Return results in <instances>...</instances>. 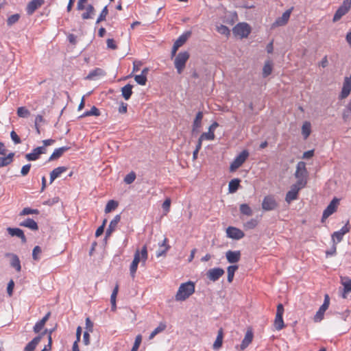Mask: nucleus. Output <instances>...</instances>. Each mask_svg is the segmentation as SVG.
Segmentation results:
<instances>
[{
  "instance_id": "1",
  "label": "nucleus",
  "mask_w": 351,
  "mask_h": 351,
  "mask_svg": "<svg viewBox=\"0 0 351 351\" xmlns=\"http://www.w3.org/2000/svg\"><path fill=\"white\" fill-rule=\"evenodd\" d=\"M147 257L148 254L146 245H144L141 251L137 250L135 252L133 261L132 262L130 267V271L132 278H134L135 276L138 263L141 261L143 264H145Z\"/></svg>"
},
{
  "instance_id": "2",
  "label": "nucleus",
  "mask_w": 351,
  "mask_h": 351,
  "mask_svg": "<svg viewBox=\"0 0 351 351\" xmlns=\"http://www.w3.org/2000/svg\"><path fill=\"white\" fill-rule=\"evenodd\" d=\"M195 292V284L191 281L182 283L175 296L176 301H184Z\"/></svg>"
},
{
  "instance_id": "3",
  "label": "nucleus",
  "mask_w": 351,
  "mask_h": 351,
  "mask_svg": "<svg viewBox=\"0 0 351 351\" xmlns=\"http://www.w3.org/2000/svg\"><path fill=\"white\" fill-rule=\"evenodd\" d=\"M190 54L188 51H181L175 57L174 66L178 74H181L189 59Z\"/></svg>"
},
{
  "instance_id": "4",
  "label": "nucleus",
  "mask_w": 351,
  "mask_h": 351,
  "mask_svg": "<svg viewBox=\"0 0 351 351\" xmlns=\"http://www.w3.org/2000/svg\"><path fill=\"white\" fill-rule=\"evenodd\" d=\"M248 156L249 152L247 149L243 150L231 162L230 165V171L231 172L235 171L245 162Z\"/></svg>"
},
{
  "instance_id": "5",
  "label": "nucleus",
  "mask_w": 351,
  "mask_h": 351,
  "mask_svg": "<svg viewBox=\"0 0 351 351\" xmlns=\"http://www.w3.org/2000/svg\"><path fill=\"white\" fill-rule=\"evenodd\" d=\"M351 8V0H344L342 5L335 12L332 21L337 22L341 18L348 12Z\"/></svg>"
},
{
  "instance_id": "6",
  "label": "nucleus",
  "mask_w": 351,
  "mask_h": 351,
  "mask_svg": "<svg viewBox=\"0 0 351 351\" xmlns=\"http://www.w3.org/2000/svg\"><path fill=\"white\" fill-rule=\"evenodd\" d=\"M232 31L234 35L246 38L250 34L251 28L246 23H239L233 27Z\"/></svg>"
},
{
  "instance_id": "7",
  "label": "nucleus",
  "mask_w": 351,
  "mask_h": 351,
  "mask_svg": "<svg viewBox=\"0 0 351 351\" xmlns=\"http://www.w3.org/2000/svg\"><path fill=\"white\" fill-rule=\"evenodd\" d=\"M284 306L282 304L277 306L276 314L274 320V327L277 330H280L285 327L283 321Z\"/></svg>"
},
{
  "instance_id": "8",
  "label": "nucleus",
  "mask_w": 351,
  "mask_h": 351,
  "mask_svg": "<svg viewBox=\"0 0 351 351\" xmlns=\"http://www.w3.org/2000/svg\"><path fill=\"white\" fill-rule=\"evenodd\" d=\"M329 304H330V298L328 294H326L324 295V303L319 307V310L317 311V313L314 317V321L315 322H319L323 319L324 313L328 309Z\"/></svg>"
},
{
  "instance_id": "9",
  "label": "nucleus",
  "mask_w": 351,
  "mask_h": 351,
  "mask_svg": "<svg viewBox=\"0 0 351 351\" xmlns=\"http://www.w3.org/2000/svg\"><path fill=\"white\" fill-rule=\"evenodd\" d=\"M225 273L223 269L221 267H214L207 271L206 276V278L212 281H217Z\"/></svg>"
},
{
  "instance_id": "10",
  "label": "nucleus",
  "mask_w": 351,
  "mask_h": 351,
  "mask_svg": "<svg viewBox=\"0 0 351 351\" xmlns=\"http://www.w3.org/2000/svg\"><path fill=\"white\" fill-rule=\"evenodd\" d=\"M278 207V203L272 195H267L262 202V208L264 210H274Z\"/></svg>"
},
{
  "instance_id": "11",
  "label": "nucleus",
  "mask_w": 351,
  "mask_h": 351,
  "mask_svg": "<svg viewBox=\"0 0 351 351\" xmlns=\"http://www.w3.org/2000/svg\"><path fill=\"white\" fill-rule=\"evenodd\" d=\"M226 234H227L228 237L233 239H236V240H239V239L243 238L245 236V234L242 230H241L240 229H239L237 228L232 227V226H229L226 229Z\"/></svg>"
},
{
  "instance_id": "12",
  "label": "nucleus",
  "mask_w": 351,
  "mask_h": 351,
  "mask_svg": "<svg viewBox=\"0 0 351 351\" xmlns=\"http://www.w3.org/2000/svg\"><path fill=\"white\" fill-rule=\"evenodd\" d=\"M47 149L45 147H38L33 149L32 152L27 154L25 158L28 161H34L40 158V156L43 154H45Z\"/></svg>"
},
{
  "instance_id": "13",
  "label": "nucleus",
  "mask_w": 351,
  "mask_h": 351,
  "mask_svg": "<svg viewBox=\"0 0 351 351\" xmlns=\"http://www.w3.org/2000/svg\"><path fill=\"white\" fill-rule=\"evenodd\" d=\"M293 10V8L292 7L290 9L286 10L280 17H278V19H276L275 22L273 23V26L278 27V26L285 25L287 23V22L289 21V19L290 18V16H291V14Z\"/></svg>"
},
{
  "instance_id": "14",
  "label": "nucleus",
  "mask_w": 351,
  "mask_h": 351,
  "mask_svg": "<svg viewBox=\"0 0 351 351\" xmlns=\"http://www.w3.org/2000/svg\"><path fill=\"white\" fill-rule=\"evenodd\" d=\"M5 257L10 258V266L16 269V271L21 270V261L19 256L13 253L8 252L5 254Z\"/></svg>"
},
{
  "instance_id": "15",
  "label": "nucleus",
  "mask_w": 351,
  "mask_h": 351,
  "mask_svg": "<svg viewBox=\"0 0 351 351\" xmlns=\"http://www.w3.org/2000/svg\"><path fill=\"white\" fill-rule=\"evenodd\" d=\"M45 3V0H32L29 1L26 8V12L28 15H32Z\"/></svg>"
},
{
  "instance_id": "16",
  "label": "nucleus",
  "mask_w": 351,
  "mask_h": 351,
  "mask_svg": "<svg viewBox=\"0 0 351 351\" xmlns=\"http://www.w3.org/2000/svg\"><path fill=\"white\" fill-rule=\"evenodd\" d=\"M226 258L229 263H237L241 259V252L228 250L226 252Z\"/></svg>"
},
{
  "instance_id": "17",
  "label": "nucleus",
  "mask_w": 351,
  "mask_h": 351,
  "mask_svg": "<svg viewBox=\"0 0 351 351\" xmlns=\"http://www.w3.org/2000/svg\"><path fill=\"white\" fill-rule=\"evenodd\" d=\"M341 284L343 286L342 297L347 298V294L351 292V278L348 276H341Z\"/></svg>"
},
{
  "instance_id": "18",
  "label": "nucleus",
  "mask_w": 351,
  "mask_h": 351,
  "mask_svg": "<svg viewBox=\"0 0 351 351\" xmlns=\"http://www.w3.org/2000/svg\"><path fill=\"white\" fill-rule=\"evenodd\" d=\"M219 126V123L216 121L213 122L208 128V132H204L202 135V138H205L208 141H213L215 138L214 134L215 130Z\"/></svg>"
},
{
  "instance_id": "19",
  "label": "nucleus",
  "mask_w": 351,
  "mask_h": 351,
  "mask_svg": "<svg viewBox=\"0 0 351 351\" xmlns=\"http://www.w3.org/2000/svg\"><path fill=\"white\" fill-rule=\"evenodd\" d=\"M7 231L12 237H17L20 238L22 243H25L27 242V239L21 229L18 228H8Z\"/></svg>"
},
{
  "instance_id": "20",
  "label": "nucleus",
  "mask_w": 351,
  "mask_h": 351,
  "mask_svg": "<svg viewBox=\"0 0 351 351\" xmlns=\"http://www.w3.org/2000/svg\"><path fill=\"white\" fill-rule=\"evenodd\" d=\"M121 220V215H117L114 219L110 221L108 228L106 230V236L105 239L106 240L108 237H109L112 233L115 230V228L118 224V223Z\"/></svg>"
},
{
  "instance_id": "21",
  "label": "nucleus",
  "mask_w": 351,
  "mask_h": 351,
  "mask_svg": "<svg viewBox=\"0 0 351 351\" xmlns=\"http://www.w3.org/2000/svg\"><path fill=\"white\" fill-rule=\"evenodd\" d=\"M338 202V199L335 198L333 199L330 203L328 204V206L326 207V208L324 210L322 218H328L330 215H331L336 209V206Z\"/></svg>"
},
{
  "instance_id": "22",
  "label": "nucleus",
  "mask_w": 351,
  "mask_h": 351,
  "mask_svg": "<svg viewBox=\"0 0 351 351\" xmlns=\"http://www.w3.org/2000/svg\"><path fill=\"white\" fill-rule=\"evenodd\" d=\"M307 171L306 169V164L304 162L300 161L297 164L296 171L295 173V178H306Z\"/></svg>"
},
{
  "instance_id": "23",
  "label": "nucleus",
  "mask_w": 351,
  "mask_h": 351,
  "mask_svg": "<svg viewBox=\"0 0 351 351\" xmlns=\"http://www.w3.org/2000/svg\"><path fill=\"white\" fill-rule=\"evenodd\" d=\"M298 189H296L295 186H291V189L287 193L285 197V201L287 203H290L293 200H295L298 198Z\"/></svg>"
},
{
  "instance_id": "24",
  "label": "nucleus",
  "mask_w": 351,
  "mask_h": 351,
  "mask_svg": "<svg viewBox=\"0 0 351 351\" xmlns=\"http://www.w3.org/2000/svg\"><path fill=\"white\" fill-rule=\"evenodd\" d=\"M253 337L254 335L252 330H247L245 337L240 345V349L241 350H245L252 343Z\"/></svg>"
},
{
  "instance_id": "25",
  "label": "nucleus",
  "mask_w": 351,
  "mask_h": 351,
  "mask_svg": "<svg viewBox=\"0 0 351 351\" xmlns=\"http://www.w3.org/2000/svg\"><path fill=\"white\" fill-rule=\"evenodd\" d=\"M43 337V334H39L37 337H34L30 342H29L24 348V351H34L36 346L41 341Z\"/></svg>"
},
{
  "instance_id": "26",
  "label": "nucleus",
  "mask_w": 351,
  "mask_h": 351,
  "mask_svg": "<svg viewBox=\"0 0 351 351\" xmlns=\"http://www.w3.org/2000/svg\"><path fill=\"white\" fill-rule=\"evenodd\" d=\"M70 149V147L64 146L56 149L52 154L50 156L49 158V161H52L58 159L60 158L65 152L68 151Z\"/></svg>"
},
{
  "instance_id": "27",
  "label": "nucleus",
  "mask_w": 351,
  "mask_h": 351,
  "mask_svg": "<svg viewBox=\"0 0 351 351\" xmlns=\"http://www.w3.org/2000/svg\"><path fill=\"white\" fill-rule=\"evenodd\" d=\"M223 330L222 328H220L217 332V338L213 343V348L215 350H218L221 346L223 343Z\"/></svg>"
},
{
  "instance_id": "28",
  "label": "nucleus",
  "mask_w": 351,
  "mask_h": 351,
  "mask_svg": "<svg viewBox=\"0 0 351 351\" xmlns=\"http://www.w3.org/2000/svg\"><path fill=\"white\" fill-rule=\"evenodd\" d=\"M168 239L165 238L162 241V243L160 244V247L158 250L156 252V256L160 257L162 256H165L167 252L170 248V246L167 244Z\"/></svg>"
},
{
  "instance_id": "29",
  "label": "nucleus",
  "mask_w": 351,
  "mask_h": 351,
  "mask_svg": "<svg viewBox=\"0 0 351 351\" xmlns=\"http://www.w3.org/2000/svg\"><path fill=\"white\" fill-rule=\"evenodd\" d=\"M21 226L29 228V229L32 230H38V226L37 223L31 218H27L23 222L20 223Z\"/></svg>"
},
{
  "instance_id": "30",
  "label": "nucleus",
  "mask_w": 351,
  "mask_h": 351,
  "mask_svg": "<svg viewBox=\"0 0 351 351\" xmlns=\"http://www.w3.org/2000/svg\"><path fill=\"white\" fill-rule=\"evenodd\" d=\"M15 154L14 152L9 153L6 156L0 157V168L6 167L11 164Z\"/></svg>"
},
{
  "instance_id": "31",
  "label": "nucleus",
  "mask_w": 351,
  "mask_h": 351,
  "mask_svg": "<svg viewBox=\"0 0 351 351\" xmlns=\"http://www.w3.org/2000/svg\"><path fill=\"white\" fill-rule=\"evenodd\" d=\"M203 119V112L199 111L195 116V118L193 123V129L192 131L194 132L197 131L198 129L202 126V120Z\"/></svg>"
},
{
  "instance_id": "32",
  "label": "nucleus",
  "mask_w": 351,
  "mask_h": 351,
  "mask_svg": "<svg viewBox=\"0 0 351 351\" xmlns=\"http://www.w3.org/2000/svg\"><path fill=\"white\" fill-rule=\"evenodd\" d=\"M132 85L128 84L121 88V94L125 100H128L132 95Z\"/></svg>"
},
{
  "instance_id": "33",
  "label": "nucleus",
  "mask_w": 351,
  "mask_h": 351,
  "mask_svg": "<svg viewBox=\"0 0 351 351\" xmlns=\"http://www.w3.org/2000/svg\"><path fill=\"white\" fill-rule=\"evenodd\" d=\"M86 8V12L82 14V18L84 20L92 19L95 13V9L93 5L88 4Z\"/></svg>"
},
{
  "instance_id": "34",
  "label": "nucleus",
  "mask_w": 351,
  "mask_h": 351,
  "mask_svg": "<svg viewBox=\"0 0 351 351\" xmlns=\"http://www.w3.org/2000/svg\"><path fill=\"white\" fill-rule=\"evenodd\" d=\"M241 180L239 178L232 179L228 184V191L230 193L237 192L240 186Z\"/></svg>"
},
{
  "instance_id": "35",
  "label": "nucleus",
  "mask_w": 351,
  "mask_h": 351,
  "mask_svg": "<svg viewBox=\"0 0 351 351\" xmlns=\"http://www.w3.org/2000/svg\"><path fill=\"white\" fill-rule=\"evenodd\" d=\"M191 34V32H186L179 36V38L175 41L174 44L179 47H182L188 40Z\"/></svg>"
},
{
  "instance_id": "36",
  "label": "nucleus",
  "mask_w": 351,
  "mask_h": 351,
  "mask_svg": "<svg viewBox=\"0 0 351 351\" xmlns=\"http://www.w3.org/2000/svg\"><path fill=\"white\" fill-rule=\"evenodd\" d=\"M239 266L237 265H230L227 268L228 277L227 280L231 283L233 280L235 271L238 269Z\"/></svg>"
},
{
  "instance_id": "37",
  "label": "nucleus",
  "mask_w": 351,
  "mask_h": 351,
  "mask_svg": "<svg viewBox=\"0 0 351 351\" xmlns=\"http://www.w3.org/2000/svg\"><path fill=\"white\" fill-rule=\"evenodd\" d=\"M239 210L241 215L250 217L253 215V210L247 204H241L239 206Z\"/></svg>"
},
{
  "instance_id": "38",
  "label": "nucleus",
  "mask_w": 351,
  "mask_h": 351,
  "mask_svg": "<svg viewBox=\"0 0 351 351\" xmlns=\"http://www.w3.org/2000/svg\"><path fill=\"white\" fill-rule=\"evenodd\" d=\"M311 125L308 121H305L302 126V134L304 139H306L311 132Z\"/></svg>"
},
{
  "instance_id": "39",
  "label": "nucleus",
  "mask_w": 351,
  "mask_h": 351,
  "mask_svg": "<svg viewBox=\"0 0 351 351\" xmlns=\"http://www.w3.org/2000/svg\"><path fill=\"white\" fill-rule=\"evenodd\" d=\"M167 328L165 322H160L159 325L151 332L149 339H152L157 334L164 331Z\"/></svg>"
},
{
  "instance_id": "40",
  "label": "nucleus",
  "mask_w": 351,
  "mask_h": 351,
  "mask_svg": "<svg viewBox=\"0 0 351 351\" xmlns=\"http://www.w3.org/2000/svg\"><path fill=\"white\" fill-rule=\"evenodd\" d=\"M100 112L99 109L95 106H92L90 110L86 111L79 118H83L88 116H99Z\"/></svg>"
},
{
  "instance_id": "41",
  "label": "nucleus",
  "mask_w": 351,
  "mask_h": 351,
  "mask_svg": "<svg viewBox=\"0 0 351 351\" xmlns=\"http://www.w3.org/2000/svg\"><path fill=\"white\" fill-rule=\"evenodd\" d=\"M119 204L115 200H110L108 202L106 207H105V213H110L112 210L116 209L118 206Z\"/></svg>"
},
{
  "instance_id": "42",
  "label": "nucleus",
  "mask_w": 351,
  "mask_h": 351,
  "mask_svg": "<svg viewBox=\"0 0 351 351\" xmlns=\"http://www.w3.org/2000/svg\"><path fill=\"white\" fill-rule=\"evenodd\" d=\"M272 72V64L267 61L265 63L264 66L263 68V77H266L269 76Z\"/></svg>"
},
{
  "instance_id": "43",
  "label": "nucleus",
  "mask_w": 351,
  "mask_h": 351,
  "mask_svg": "<svg viewBox=\"0 0 351 351\" xmlns=\"http://www.w3.org/2000/svg\"><path fill=\"white\" fill-rule=\"evenodd\" d=\"M298 179L297 182L293 184L292 186H295L296 189H298V191L304 188L306 185L307 180L306 178H296Z\"/></svg>"
},
{
  "instance_id": "44",
  "label": "nucleus",
  "mask_w": 351,
  "mask_h": 351,
  "mask_svg": "<svg viewBox=\"0 0 351 351\" xmlns=\"http://www.w3.org/2000/svg\"><path fill=\"white\" fill-rule=\"evenodd\" d=\"M17 115L21 118H27L30 115V112L25 107H19L17 109Z\"/></svg>"
},
{
  "instance_id": "45",
  "label": "nucleus",
  "mask_w": 351,
  "mask_h": 351,
  "mask_svg": "<svg viewBox=\"0 0 351 351\" xmlns=\"http://www.w3.org/2000/svg\"><path fill=\"white\" fill-rule=\"evenodd\" d=\"M21 16L19 14H14L9 16L7 19V25L10 27L17 23L20 19Z\"/></svg>"
},
{
  "instance_id": "46",
  "label": "nucleus",
  "mask_w": 351,
  "mask_h": 351,
  "mask_svg": "<svg viewBox=\"0 0 351 351\" xmlns=\"http://www.w3.org/2000/svg\"><path fill=\"white\" fill-rule=\"evenodd\" d=\"M108 14V7L105 6L103 8V10H101L100 14L99 15V17L97 18V19L96 21V24H99V23L105 21Z\"/></svg>"
},
{
  "instance_id": "47",
  "label": "nucleus",
  "mask_w": 351,
  "mask_h": 351,
  "mask_svg": "<svg viewBox=\"0 0 351 351\" xmlns=\"http://www.w3.org/2000/svg\"><path fill=\"white\" fill-rule=\"evenodd\" d=\"M350 91H351V86H350L349 85H343L339 97L341 99L346 98L349 95Z\"/></svg>"
},
{
  "instance_id": "48",
  "label": "nucleus",
  "mask_w": 351,
  "mask_h": 351,
  "mask_svg": "<svg viewBox=\"0 0 351 351\" xmlns=\"http://www.w3.org/2000/svg\"><path fill=\"white\" fill-rule=\"evenodd\" d=\"M258 225V221L256 219H251L243 224L245 229H254Z\"/></svg>"
},
{
  "instance_id": "49",
  "label": "nucleus",
  "mask_w": 351,
  "mask_h": 351,
  "mask_svg": "<svg viewBox=\"0 0 351 351\" xmlns=\"http://www.w3.org/2000/svg\"><path fill=\"white\" fill-rule=\"evenodd\" d=\"M39 213L40 212L38 209H32L31 208L27 207V208H24L22 210V211L20 213V215H32V214L38 215V214H39Z\"/></svg>"
},
{
  "instance_id": "50",
  "label": "nucleus",
  "mask_w": 351,
  "mask_h": 351,
  "mask_svg": "<svg viewBox=\"0 0 351 351\" xmlns=\"http://www.w3.org/2000/svg\"><path fill=\"white\" fill-rule=\"evenodd\" d=\"M343 236L344 234H343L339 230L333 232V234H332V239L333 243L336 244L335 241H337V243L341 242L343 239Z\"/></svg>"
},
{
  "instance_id": "51",
  "label": "nucleus",
  "mask_w": 351,
  "mask_h": 351,
  "mask_svg": "<svg viewBox=\"0 0 351 351\" xmlns=\"http://www.w3.org/2000/svg\"><path fill=\"white\" fill-rule=\"evenodd\" d=\"M68 169V167H58L57 168H55L51 173H53L56 176V178H58L62 173L66 171Z\"/></svg>"
},
{
  "instance_id": "52",
  "label": "nucleus",
  "mask_w": 351,
  "mask_h": 351,
  "mask_svg": "<svg viewBox=\"0 0 351 351\" xmlns=\"http://www.w3.org/2000/svg\"><path fill=\"white\" fill-rule=\"evenodd\" d=\"M134 80L137 84L139 85L144 86L146 84V82L147 81V77L144 76L143 75H136L134 76Z\"/></svg>"
},
{
  "instance_id": "53",
  "label": "nucleus",
  "mask_w": 351,
  "mask_h": 351,
  "mask_svg": "<svg viewBox=\"0 0 351 351\" xmlns=\"http://www.w3.org/2000/svg\"><path fill=\"white\" fill-rule=\"evenodd\" d=\"M217 30L219 34L227 36H229L230 33V31L228 29V27L223 25H220L219 26H217Z\"/></svg>"
},
{
  "instance_id": "54",
  "label": "nucleus",
  "mask_w": 351,
  "mask_h": 351,
  "mask_svg": "<svg viewBox=\"0 0 351 351\" xmlns=\"http://www.w3.org/2000/svg\"><path fill=\"white\" fill-rule=\"evenodd\" d=\"M136 179V173L133 171L129 173L126 175V176L124 178V182L128 184H132Z\"/></svg>"
},
{
  "instance_id": "55",
  "label": "nucleus",
  "mask_w": 351,
  "mask_h": 351,
  "mask_svg": "<svg viewBox=\"0 0 351 351\" xmlns=\"http://www.w3.org/2000/svg\"><path fill=\"white\" fill-rule=\"evenodd\" d=\"M141 341H142V336L141 335H138L135 338V341H134V343L132 348L131 351H138Z\"/></svg>"
},
{
  "instance_id": "56",
  "label": "nucleus",
  "mask_w": 351,
  "mask_h": 351,
  "mask_svg": "<svg viewBox=\"0 0 351 351\" xmlns=\"http://www.w3.org/2000/svg\"><path fill=\"white\" fill-rule=\"evenodd\" d=\"M54 330H55V328H52L49 331L48 344L45 346V348L43 349V350L47 351V350H50L51 349V344H52L51 334Z\"/></svg>"
},
{
  "instance_id": "57",
  "label": "nucleus",
  "mask_w": 351,
  "mask_h": 351,
  "mask_svg": "<svg viewBox=\"0 0 351 351\" xmlns=\"http://www.w3.org/2000/svg\"><path fill=\"white\" fill-rule=\"evenodd\" d=\"M42 250L40 246L36 245L33 249L32 252V258L35 261H38L39 259L38 255L41 253Z\"/></svg>"
},
{
  "instance_id": "58",
  "label": "nucleus",
  "mask_w": 351,
  "mask_h": 351,
  "mask_svg": "<svg viewBox=\"0 0 351 351\" xmlns=\"http://www.w3.org/2000/svg\"><path fill=\"white\" fill-rule=\"evenodd\" d=\"M10 137L15 144L21 143L20 137L14 130L10 132Z\"/></svg>"
},
{
  "instance_id": "59",
  "label": "nucleus",
  "mask_w": 351,
  "mask_h": 351,
  "mask_svg": "<svg viewBox=\"0 0 351 351\" xmlns=\"http://www.w3.org/2000/svg\"><path fill=\"white\" fill-rule=\"evenodd\" d=\"M106 43H107L108 48L113 49V50H115L117 49V46L115 44L114 39L108 38L106 41Z\"/></svg>"
},
{
  "instance_id": "60",
  "label": "nucleus",
  "mask_w": 351,
  "mask_h": 351,
  "mask_svg": "<svg viewBox=\"0 0 351 351\" xmlns=\"http://www.w3.org/2000/svg\"><path fill=\"white\" fill-rule=\"evenodd\" d=\"M170 206H171V199L169 198H167L165 200V202H163L162 207V209L164 210V211L167 213L169 211Z\"/></svg>"
},
{
  "instance_id": "61",
  "label": "nucleus",
  "mask_w": 351,
  "mask_h": 351,
  "mask_svg": "<svg viewBox=\"0 0 351 351\" xmlns=\"http://www.w3.org/2000/svg\"><path fill=\"white\" fill-rule=\"evenodd\" d=\"M31 168V164H27L21 168V173L23 176L27 175Z\"/></svg>"
},
{
  "instance_id": "62",
  "label": "nucleus",
  "mask_w": 351,
  "mask_h": 351,
  "mask_svg": "<svg viewBox=\"0 0 351 351\" xmlns=\"http://www.w3.org/2000/svg\"><path fill=\"white\" fill-rule=\"evenodd\" d=\"M128 104L121 101L119 107V112L121 114H125L127 112Z\"/></svg>"
},
{
  "instance_id": "63",
  "label": "nucleus",
  "mask_w": 351,
  "mask_h": 351,
  "mask_svg": "<svg viewBox=\"0 0 351 351\" xmlns=\"http://www.w3.org/2000/svg\"><path fill=\"white\" fill-rule=\"evenodd\" d=\"M14 282L12 280H11L8 284V287H7V292H8V294L10 295V296H12V293H13V289H14Z\"/></svg>"
},
{
  "instance_id": "64",
  "label": "nucleus",
  "mask_w": 351,
  "mask_h": 351,
  "mask_svg": "<svg viewBox=\"0 0 351 351\" xmlns=\"http://www.w3.org/2000/svg\"><path fill=\"white\" fill-rule=\"evenodd\" d=\"M86 329L88 332H93V324L88 317L86 319Z\"/></svg>"
}]
</instances>
